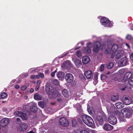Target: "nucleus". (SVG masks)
Masks as SVG:
<instances>
[{"instance_id": "14", "label": "nucleus", "mask_w": 133, "mask_h": 133, "mask_svg": "<svg viewBox=\"0 0 133 133\" xmlns=\"http://www.w3.org/2000/svg\"><path fill=\"white\" fill-rule=\"evenodd\" d=\"M102 127L104 130L106 131L111 130L113 128V126L108 123L104 124L103 126Z\"/></svg>"}, {"instance_id": "46", "label": "nucleus", "mask_w": 133, "mask_h": 133, "mask_svg": "<svg viewBox=\"0 0 133 133\" xmlns=\"http://www.w3.org/2000/svg\"><path fill=\"white\" fill-rule=\"evenodd\" d=\"M132 38L131 36L129 35H127L126 37V39L128 40H130Z\"/></svg>"}, {"instance_id": "20", "label": "nucleus", "mask_w": 133, "mask_h": 133, "mask_svg": "<svg viewBox=\"0 0 133 133\" xmlns=\"http://www.w3.org/2000/svg\"><path fill=\"white\" fill-rule=\"evenodd\" d=\"M82 51L85 54H88L91 52V50L87 46L83 48L82 50Z\"/></svg>"}, {"instance_id": "55", "label": "nucleus", "mask_w": 133, "mask_h": 133, "mask_svg": "<svg viewBox=\"0 0 133 133\" xmlns=\"http://www.w3.org/2000/svg\"><path fill=\"white\" fill-rule=\"evenodd\" d=\"M95 79H94V80H95V84H96V83L97 82V79H98V77H97V76L96 75H95Z\"/></svg>"}, {"instance_id": "56", "label": "nucleus", "mask_w": 133, "mask_h": 133, "mask_svg": "<svg viewBox=\"0 0 133 133\" xmlns=\"http://www.w3.org/2000/svg\"><path fill=\"white\" fill-rule=\"evenodd\" d=\"M116 114V115H120L121 114V113L119 111H116V112H115Z\"/></svg>"}, {"instance_id": "3", "label": "nucleus", "mask_w": 133, "mask_h": 133, "mask_svg": "<svg viewBox=\"0 0 133 133\" xmlns=\"http://www.w3.org/2000/svg\"><path fill=\"white\" fill-rule=\"evenodd\" d=\"M101 23L102 25L107 27H110L112 26L113 24L112 22L105 17H103L101 18Z\"/></svg>"}, {"instance_id": "11", "label": "nucleus", "mask_w": 133, "mask_h": 133, "mask_svg": "<svg viewBox=\"0 0 133 133\" xmlns=\"http://www.w3.org/2000/svg\"><path fill=\"white\" fill-rule=\"evenodd\" d=\"M109 122L111 124L115 125L117 123V120L116 118L113 116H110L108 118Z\"/></svg>"}, {"instance_id": "22", "label": "nucleus", "mask_w": 133, "mask_h": 133, "mask_svg": "<svg viewBox=\"0 0 133 133\" xmlns=\"http://www.w3.org/2000/svg\"><path fill=\"white\" fill-rule=\"evenodd\" d=\"M74 63L76 66L78 68L81 67L82 65V63L81 60L77 59L74 61Z\"/></svg>"}, {"instance_id": "50", "label": "nucleus", "mask_w": 133, "mask_h": 133, "mask_svg": "<svg viewBox=\"0 0 133 133\" xmlns=\"http://www.w3.org/2000/svg\"><path fill=\"white\" fill-rule=\"evenodd\" d=\"M38 105L42 108H43L44 107L43 103V102H39L38 104Z\"/></svg>"}, {"instance_id": "13", "label": "nucleus", "mask_w": 133, "mask_h": 133, "mask_svg": "<svg viewBox=\"0 0 133 133\" xmlns=\"http://www.w3.org/2000/svg\"><path fill=\"white\" fill-rule=\"evenodd\" d=\"M65 79L67 82L71 83L73 81L74 78L71 74L68 73L65 75Z\"/></svg>"}, {"instance_id": "28", "label": "nucleus", "mask_w": 133, "mask_h": 133, "mask_svg": "<svg viewBox=\"0 0 133 133\" xmlns=\"http://www.w3.org/2000/svg\"><path fill=\"white\" fill-rule=\"evenodd\" d=\"M116 106L118 109H121L124 107L123 104L121 102H119L116 103Z\"/></svg>"}, {"instance_id": "63", "label": "nucleus", "mask_w": 133, "mask_h": 133, "mask_svg": "<svg viewBox=\"0 0 133 133\" xmlns=\"http://www.w3.org/2000/svg\"><path fill=\"white\" fill-rule=\"evenodd\" d=\"M130 58L131 60H133V53H132L130 55Z\"/></svg>"}, {"instance_id": "6", "label": "nucleus", "mask_w": 133, "mask_h": 133, "mask_svg": "<svg viewBox=\"0 0 133 133\" xmlns=\"http://www.w3.org/2000/svg\"><path fill=\"white\" fill-rule=\"evenodd\" d=\"M59 124L62 126L65 127H68L69 124L68 120L64 117H62L59 119Z\"/></svg>"}, {"instance_id": "19", "label": "nucleus", "mask_w": 133, "mask_h": 133, "mask_svg": "<svg viewBox=\"0 0 133 133\" xmlns=\"http://www.w3.org/2000/svg\"><path fill=\"white\" fill-rule=\"evenodd\" d=\"M84 75L87 78L90 79L92 76V71H86L84 72Z\"/></svg>"}, {"instance_id": "44", "label": "nucleus", "mask_w": 133, "mask_h": 133, "mask_svg": "<svg viewBox=\"0 0 133 133\" xmlns=\"http://www.w3.org/2000/svg\"><path fill=\"white\" fill-rule=\"evenodd\" d=\"M72 125L73 127H75L77 123V122L76 121L75 119H73L71 121Z\"/></svg>"}, {"instance_id": "36", "label": "nucleus", "mask_w": 133, "mask_h": 133, "mask_svg": "<svg viewBox=\"0 0 133 133\" xmlns=\"http://www.w3.org/2000/svg\"><path fill=\"white\" fill-rule=\"evenodd\" d=\"M28 75L27 73H23L20 75V77L22 78H24L27 77Z\"/></svg>"}, {"instance_id": "54", "label": "nucleus", "mask_w": 133, "mask_h": 133, "mask_svg": "<svg viewBox=\"0 0 133 133\" xmlns=\"http://www.w3.org/2000/svg\"><path fill=\"white\" fill-rule=\"evenodd\" d=\"M124 70L123 69H122L119 70V71L118 72L120 74H122L124 73Z\"/></svg>"}, {"instance_id": "41", "label": "nucleus", "mask_w": 133, "mask_h": 133, "mask_svg": "<svg viewBox=\"0 0 133 133\" xmlns=\"http://www.w3.org/2000/svg\"><path fill=\"white\" fill-rule=\"evenodd\" d=\"M114 65L113 63L112 62L109 63L107 65V68L110 69L112 68Z\"/></svg>"}, {"instance_id": "23", "label": "nucleus", "mask_w": 133, "mask_h": 133, "mask_svg": "<svg viewBox=\"0 0 133 133\" xmlns=\"http://www.w3.org/2000/svg\"><path fill=\"white\" fill-rule=\"evenodd\" d=\"M62 94L64 97L67 98L68 97L69 94L68 92L66 89H64L62 91Z\"/></svg>"}, {"instance_id": "52", "label": "nucleus", "mask_w": 133, "mask_h": 133, "mask_svg": "<svg viewBox=\"0 0 133 133\" xmlns=\"http://www.w3.org/2000/svg\"><path fill=\"white\" fill-rule=\"evenodd\" d=\"M38 75H39V77H40L42 78H43L44 77V75L41 73H38Z\"/></svg>"}, {"instance_id": "59", "label": "nucleus", "mask_w": 133, "mask_h": 133, "mask_svg": "<svg viewBox=\"0 0 133 133\" xmlns=\"http://www.w3.org/2000/svg\"><path fill=\"white\" fill-rule=\"evenodd\" d=\"M30 78L32 79H35V77L34 75H32L30 76Z\"/></svg>"}, {"instance_id": "21", "label": "nucleus", "mask_w": 133, "mask_h": 133, "mask_svg": "<svg viewBox=\"0 0 133 133\" xmlns=\"http://www.w3.org/2000/svg\"><path fill=\"white\" fill-rule=\"evenodd\" d=\"M123 52V51L121 50L118 51L116 54L115 55V57L117 59L120 58L122 56Z\"/></svg>"}, {"instance_id": "18", "label": "nucleus", "mask_w": 133, "mask_h": 133, "mask_svg": "<svg viewBox=\"0 0 133 133\" xmlns=\"http://www.w3.org/2000/svg\"><path fill=\"white\" fill-rule=\"evenodd\" d=\"M90 59L89 57L87 56H84L82 58V61L84 64H87L90 61Z\"/></svg>"}, {"instance_id": "47", "label": "nucleus", "mask_w": 133, "mask_h": 133, "mask_svg": "<svg viewBox=\"0 0 133 133\" xmlns=\"http://www.w3.org/2000/svg\"><path fill=\"white\" fill-rule=\"evenodd\" d=\"M29 72H30V73H33L36 71V69H30L29 71Z\"/></svg>"}, {"instance_id": "31", "label": "nucleus", "mask_w": 133, "mask_h": 133, "mask_svg": "<svg viewBox=\"0 0 133 133\" xmlns=\"http://www.w3.org/2000/svg\"><path fill=\"white\" fill-rule=\"evenodd\" d=\"M22 113L20 111H17L15 112L14 114L16 117H21Z\"/></svg>"}, {"instance_id": "57", "label": "nucleus", "mask_w": 133, "mask_h": 133, "mask_svg": "<svg viewBox=\"0 0 133 133\" xmlns=\"http://www.w3.org/2000/svg\"><path fill=\"white\" fill-rule=\"evenodd\" d=\"M62 68L63 69H64V68H65V62L63 63L61 65Z\"/></svg>"}, {"instance_id": "7", "label": "nucleus", "mask_w": 133, "mask_h": 133, "mask_svg": "<svg viewBox=\"0 0 133 133\" xmlns=\"http://www.w3.org/2000/svg\"><path fill=\"white\" fill-rule=\"evenodd\" d=\"M54 98H56L58 102L61 103L63 101V98L61 97L60 94L58 91H56L54 94V95L52 96Z\"/></svg>"}, {"instance_id": "45", "label": "nucleus", "mask_w": 133, "mask_h": 133, "mask_svg": "<svg viewBox=\"0 0 133 133\" xmlns=\"http://www.w3.org/2000/svg\"><path fill=\"white\" fill-rule=\"evenodd\" d=\"M133 130V126H130L129 127L127 130L128 132H130V133L132 131V130Z\"/></svg>"}, {"instance_id": "26", "label": "nucleus", "mask_w": 133, "mask_h": 133, "mask_svg": "<svg viewBox=\"0 0 133 133\" xmlns=\"http://www.w3.org/2000/svg\"><path fill=\"white\" fill-rule=\"evenodd\" d=\"M30 109L31 111L33 112L36 111L37 109L36 104L34 103L30 107Z\"/></svg>"}, {"instance_id": "51", "label": "nucleus", "mask_w": 133, "mask_h": 133, "mask_svg": "<svg viewBox=\"0 0 133 133\" xmlns=\"http://www.w3.org/2000/svg\"><path fill=\"white\" fill-rule=\"evenodd\" d=\"M80 132V133H90L88 131L85 130H81Z\"/></svg>"}, {"instance_id": "17", "label": "nucleus", "mask_w": 133, "mask_h": 133, "mask_svg": "<svg viewBox=\"0 0 133 133\" xmlns=\"http://www.w3.org/2000/svg\"><path fill=\"white\" fill-rule=\"evenodd\" d=\"M132 76H132V74L130 72H127L126 73L124 76L123 78L124 80L125 81L127 80L128 79H129Z\"/></svg>"}, {"instance_id": "15", "label": "nucleus", "mask_w": 133, "mask_h": 133, "mask_svg": "<svg viewBox=\"0 0 133 133\" xmlns=\"http://www.w3.org/2000/svg\"><path fill=\"white\" fill-rule=\"evenodd\" d=\"M56 75L57 77L60 80H62L63 79L65 76L64 73L62 71H59L57 73Z\"/></svg>"}, {"instance_id": "24", "label": "nucleus", "mask_w": 133, "mask_h": 133, "mask_svg": "<svg viewBox=\"0 0 133 133\" xmlns=\"http://www.w3.org/2000/svg\"><path fill=\"white\" fill-rule=\"evenodd\" d=\"M34 97L35 99L37 101L41 100L42 98V96L38 93H36L35 94Z\"/></svg>"}, {"instance_id": "58", "label": "nucleus", "mask_w": 133, "mask_h": 133, "mask_svg": "<svg viewBox=\"0 0 133 133\" xmlns=\"http://www.w3.org/2000/svg\"><path fill=\"white\" fill-rule=\"evenodd\" d=\"M41 83V81L40 80H38L37 81V85H38L39 86L40 85Z\"/></svg>"}, {"instance_id": "49", "label": "nucleus", "mask_w": 133, "mask_h": 133, "mask_svg": "<svg viewBox=\"0 0 133 133\" xmlns=\"http://www.w3.org/2000/svg\"><path fill=\"white\" fill-rule=\"evenodd\" d=\"M104 64H102L100 66L99 70H100L102 71H103L104 69Z\"/></svg>"}, {"instance_id": "30", "label": "nucleus", "mask_w": 133, "mask_h": 133, "mask_svg": "<svg viewBox=\"0 0 133 133\" xmlns=\"http://www.w3.org/2000/svg\"><path fill=\"white\" fill-rule=\"evenodd\" d=\"M129 90V88L128 87V86L127 84H123V87L121 89V90L122 91H127Z\"/></svg>"}, {"instance_id": "60", "label": "nucleus", "mask_w": 133, "mask_h": 133, "mask_svg": "<svg viewBox=\"0 0 133 133\" xmlns=\"http://www.w3.org/2000/svg\"><path fill=\"white\" fill-rule=\"evenodd\" d=\"M15 88L16 89H18L20 87L18 85H16L14 86Z\"/></svg>"}, {"instance_id": "10", "label": "nucleus", "mask_w": 133, "mask_h": 133, "mask_svg": "<svg viewBox=\"0 0 133 133\" xmlns=\"http://www.w3.org/2000/svg\"><path fill=\"white\" fill-rule=\"evenodd\" d=\"M128 61V59L125 57L121 58L120 61L118 62V64L121 66H123L126 65Z\"/></svg>"}, {"instance_id": "4", "label": "nucleus", "mask_w": 133, "mask_h": 133, "mask_svg": "<svg viewBox=\"0 0 133 133\" xmlns=\"http://www.w3.org/2000/svg\"><path fill=\"white\" fill-rule=\"evenodd\" d=\"M104 47L105 48V45H104L103 44V46H101L99 42H96L95 43L93 51L95 52H97L100 49H103Z\"/></svg>"}, {"instance_id": "32", "label": "nucleus", "mask_w": 133, "mask_h": 133, "mask_svg": "<svg viewBox=\"0 0 133 133\" xmlns=\"http://www.w3.org/2000/svg\"><path fill=\"white\" fill-rule=\"evenodd\" d=\"M124 117V116L122 114L119 116L118 117V118L119 121L121 122L124 121L125 119Z\"/></svg>"}, {"instance_id": "16", "label": "nucleus", "mask_w": 133, "mask_h": 133, "mask_svg": "<svg viewBox=\"0 0 133 133\" xmlns=\"http://www.w3.org/2000/svg\"><path fill=\"white\" fill-rule=\"evenodd\" d=\"M27 127L28 125L26 124L23 123L19 126V128L21 131H23L27 129Z\"/></svg>"}, {"instance_id": "48", "label": "nucleus", "mask_w": 133, "mask_h": 133, "mask_svg": "<svg viewBox=\"0 0 133 133\" xmlns=\"http://www.w3.org/2000/svg\"><path fill=\"white\" fill-rule=\"evenodd\" d=\"M27 88V87L25 85H23L21 87V89L22 90H25Z\"/></svg>"}, {"instance_id": "2", "label": "nucleus", "mask_w": 133, "mask_h": 133, "mask_svg": "<svg viewBox=\"0 0 133 133\" xmlns=\"http://www.w3.org/2000/svg\"><path fill=\"white\" fill-rule=\"evenodd\" d=\"M82 119L84 123L89 127L92 126L94 124V122L92 118L89 116L86 115H83Z\"/></svg>"}, {"instance_id": "34", "label": "nucleus", "mask_w": 133, "mask_h": 133, "mask_svg": "<svg viewBox=\"0 0 133 133\" xmlns=\"http://www.w3.org/2000/svg\"><path fill=\"white\" fill-rule=\"evenodd\" d=\"M7 96V94L5 92H3L1 94V97L2 99L6 98Z\"/></svg>"}, {"instance_id": "29", "label": "nucleus", "mask_w": 133, "mask_h": 133, "mask_svg": "<svg viewBox=\"0 0 133 133\" xmlns=\"http://www.w3.org/2000/svg\"><path fill=\"white\" fill-rule=\"evenodd\" d=\"M65 68H69L72 66L70 62L69 61H67L65 62Z\"/></svg>"}, {"instance_id": "8", "label": "nucleus", "mask_w": 133, "mask_h": 133, "mask_svg": "<svg viewBox=\"0 0 133 133\" xmlns=\"http://www.w3.org/2000/svg\"><path fill=\"white\" fill-rule=\"evenodd\" d=\"M122 115L124 117L129 118L130 117L131 113L129 110L127 109H124L121 111Z\"/></svg>"}, {"instance_id": "62", "label": "nucleus", "mask_w": 133, "mask_h": 133, "mask_svg": "<svg viewBox=\"0 0 133 133\" xmlns=\"http://www.w3.org/2000/svg\"><path fill=\"white\" fill-rule=\"evenodd\" d=\"M39 86L38 85H36L35 88V90L36 91H37L38 90L39 88Z\"/></svg>"}, {"instance_id": "39", "label": "nucleus", "mask_w": 133, "mask_h": 133, "mask_svg": "<svg viewBox=\"0 0 133 133\" xmlns=\"http://www.w3.org/2000/svg\"><path fill=\"white\" fill-rule=\"evenodd\" d=\"M72 53V52L71 51V50L69 51L68 52H66L64 53L63 54H62L60 56L59 58H63L69 52Z\"/></svg>"}, {"instance_id": "53", "label": "nucleus", "mask_w": 133, "mask_h": 133, "mask_svg": "<svg viewBox=\"0 0 133 133\" xmlns=\"http://www.w3.org/2000/svg\"><path fill=\"white\" fill-rule=\"evenodd\" d=\"M57 71V70H56L52 72L51 73V75L52 77H54L55 76V74L56 72Z\"/></svg>"}, {"instance_id": "9", "label": "nucleus", "mask_w": 133, "mask_h": 133, "mask_svg": "<svg viewBox=\"0 0 133 133\" xmlns=\"http://www.w3.org/2000/svg\"><path fill=\"white\" fill-rule=\"evenodd\" d=\"M9 121L7 118H4L0 121V125L3 127L6 126L9 123Z\"/></svg>"}, {"instance_id": "1", "label": "nucleus", "mask_w": 133, "mask_h": 133, "mask_svg": "<svg viewBox=\"0 0 133 133\" xmlns=\"http://www.w3.org/2000/svg\"><path fill=\"white\" fill-rule=\"evenodd\" d=\"M106 48L105 51V54H108L110 53L112 51V53H111V56L112 58H113L115 56V52L118 49V47L117 45L115 44H114L112 45L111 47L110 42H107L105 44Z\"/></svg>"}, {"instance_id": "5", "label": "nucleus", "mask_w": 133, "mask_h": 133, "mask_svg": "<svg viewBox=\"0 0 133 133\" xmlns=\"http://www.w3.org/2000/svg\"><path fill=\"white\" fill-rule=\"evenodd\" d=\"M45 90L48 95H51L52 96L56 91H57L54 89L53 87L51 85L46 84L45 87Z\"/></svg>"}, {"instance_id": "42", "label": "nucleus", "mask_w": 133, "mask_h": 133, "mask_svg": "<svg viewBox=\"0 0 133 133\" xmlns=\"http://www.w3.org/2000/svg\"><path fill=\"white\" fill-rule=\"evenodd\" d=\"M77 56L79 58L82 55V53L80 51H77L76 53Z\"/></svg>"}, {"instance_id": "64", "label": "nucleus", "mask_w": 133, "mask_h": 133, "mask_svg": "<svg viewBox=\"0 0 133 133\" xmlns=\"http://www.w3.org/2000/svg\"><path fill=\"white\" fill-rule=\"evenodd\" d=\"M34 91V90L32 88H31L30 90V92L31 93H33Z\"/></svg>"}, {"instance_id": "61", "label": "nucleus", "mask_w": 133, "mask_h": 133, "mask_svg": "<svg viewBox=\"0 0 133 133\" xmlns=\"http://www.w3.org/2000/svg\"><path fill=\"white\" fill-rule=\"evenodd\" d=\"M82 93H80L79 92H78V93H77L76 94V96H77V97H78V96H81V95H82Z\"/></svg>"}, {"instance_id": "43", "label": "nucleus", "mask_w": 133, "mask_h": 133, "mask_svg": "<svg viewBox=\"0 0 133 133\" xmlns=\"http://www.w3.org/2000/svg\"><path fill=\"white\" fill-rule=\"evenodd\" d=\"M87 46L90 49L93 46V44L92 43L89 42L87 44Z\"/></svg>"}, {"instance_id": "40", "label": "nucleus", "mask_w": 133, "mask_h": 133, "mask_svg": "<svg viewBox=\"0 0 133 133\" xmlns=\"http://www.w3.org/2000/svg\"><path fill=\"white\" fill-rule=\"evenodd\" d=\"M97 119L99 123L102 122L103 121L102 117V116H97Z\"/></svg>"}, {"instance_id": "35", "label": "nucleus", "mask_w": 133, "mask_h": 133, "mask_svg": "<svg viewBox=\"0 0 133 133\" xmlns=\"http://www.w3.org/2000/svg\"><path fill=\"white\" fill-rule=\"evenodd\" d=\"M128 82L129 84L131 86H133V76H132L128 80Z\"/></svg>"}, {"instance_id": "37", "label": "nucleus", "mask_w": 133, "mask_h": 133, "mask_svg": "<svg viewBox=\"0 0 133 133\" xmlns=\"http://www.w3.org/2000/svg\"><path fill=\"white\" fill-rule=\"evenodd\" d=\"M53 84L56 85H58L59 84V82L56 79H54L53 80Z\"/></svg>"}, {"instance_id": "12", "label": "nucleus", "mask_w": 133, "mask_h": 133, "mask_svg": "<svg viewBox=\"0 0 133 133\" xmlns=\"http://www.w3.org/2000/svg\"><path fill=\"white\" fill-rule=\"evenodd\" d=\"M123 102L126 105H128L131 104L132 102V100L128 96H126L124 98L123 100Z\"/></svg>"}, {"instance_id": "25", "label": "nucleus", "mask_w": 133, "mask_h": 133, "mask_svg": "<svg viewBox=\"0 0 133 133\" xmlns=\"http://www.w3.org/2000/svg\"><path fill=\"white\" fill-rule=\"evenodd\" d=\"M87 110L89 113L92 116L94 115L95 114L93 108L91 107H89L88 106Z\"/></svg>"}, {"instance_id": "38", "label": "nucleus", "mask_w": 133, "mask_h": 133, "mask_svg": "<svg viewBox=\"0 0 133 133\" xmlns=\"http://www.w3.org/2000/svg\"><path fill=\"white\" fill-rule=\"evenodd\" d=\"M22 119L24 120H26L27 119V117L26 115L22 113V115L21 117Z\"/></svg>"}, {"instance_id": "33", "label": "nucleus", "mask_w": 133, "mask_h": 133, "mask_svg": "<svg viewBox=\"0 0 133 133\" xmlns=\"http://www.w3.org/2000/svg\"><path fill=\"white\" fill-rule=\"evenodd\" d=\"M118 99V95H113L111 98V100L113 102H115L116 100Z\"/></svg>"}, {"instance_id": "27", "label": "nucleus", "mask_w": 133, "mask_h": 133, "mask_svg": "<svg viewBox=\"0 0 133 133\" xmlns=\"http://www.w3.org/2000/svg\"><path fill=\"white\" fill-rule=\"evenodd\" d=\"M110 36L106 35H104L101 36V41H107L109 39Z\"/></svg>"}]
</instances>
